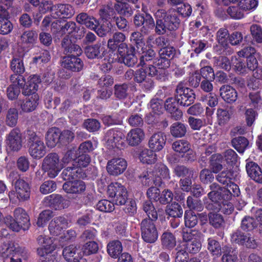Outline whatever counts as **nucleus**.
I'll list each match as a JSON object with an SVG mask.
<instances>
[{"instance_id": "nucleus-1", "label": "nucleus", "mask_w": 262, "mask_h": 262, "mask_svg": "<svg viewBox=\"0 0 262 262\" xmlns=\"http://www.w3.org/2000/svg\"><path fill=\"white\" fill-rule=\"evenodd\" d=\"M62 46L64 48L66 54L72 53L73 56H67L63 58L62 65L68 69L73 71H79L83 67L81 60L77 56L82 53L80 47L75 43H72L71 40L65 38L62 42Z\"/></svg>"}, {"instance_id": "nucleus-2", "label": "nucleus", "mask_w": 262, "mask_h": 262, "mask_svg": "<svg viewBox=\"0 0 262 262\" xmlns=\"http://www.w3.org/2000/svg\"><path fill=\"white\" fill-rule=\"evenodd\" d=\"M139 178L143 185H149L153 183L156 186H160L163 180L170 179L169 171L165 165L157 163L152 170L143 172Z\"/></svg>"}, {"instance_id": "nucleus-3", "label": "nucleus", "mask_w": 262, "mask_h": 262, "mask_svg": "<svg viewBox=\"0 0 262 262\" xmlns=\"http://www.w3.org/2000/svg\"><path fill=\"white\" fill-rule=\"evenodd\" d=\"M155 16L156 19L155 30L159 34H163L167 30H173L179 24V19L174 12L167 14L164 10H158Z\"/></svg>"}, {"instance_id": "nucleus-4", "label": "nucleus", "mask_w": 262, "mask_h": 262, "mask_svg": "<svg viewBox=\"0 0 262 262\" xmlns=\"http://www.w3.org/2000/svg\"><path fill=\"white\" fill-rule=\"evenodd\" d=\"M254 54L255 49L250 47L245 48L238 52L239 57H247V67L241 59H238L236 57L232 58V63L237 72L245 74L247 73L248 70H254L257 68L258 62Z\"/></svg>"}, {"instance_id": "nucleus-5", "label": "nucleus", "mask_w": 262, "mask_h": 262, "mask_svg": "<svg viewBox=\"0 0 262 262\" xmlns=\"http://www.w3.org/2000/svg\"><path fill=\"white\" fill-rule=\"evenodd\" d=\"M211 191L208 195L212 202L208 206V208L214 210H221L223 213L226 214H231L233 211L234 208L232 204L229 202V200H226L223 196L220 195L218 191H216V189H219V185L216 183H213L210 186Z\"/></svg>"}, {"instance_id": "nucleus-6", "label": "nucleus", "mask_w": 262, "mask_h": 262, "mask_svg": "<svg viewBox=\"0 0 262 262\" xmlns=\"http://www.w3.org/2000/svg\"><path fill=\"white\" fill-rule=\"evenodd\" d=\"M152 39L151 36L148 38L147 45H145L142 35L139 32H134L130 37L131 41L135 42L138 51L141 52L143 55L140 57V64L141 66H146L145 61H150L155 56V52L149 46L150 41Z\"/></svg>"}, {"instance_id": "nucleus-7", "label": "nucleus", "mask_w": 262, "mask_h": 262, "mask_svg": "<svg viewBox=\"0 0 262 262\" xmlns=\"http://www.w3.org/2000/svg\"><path fill=\"white\" fill-rule=\"evenodd\" d=\"M14 219L8 215L4 219L5 224L14 231H19L21 228L26 229L29 227L30 220L27 212L22 208H18L14 211Z\"/></svg>"}, {"instance_id": "nucleus-8", "label": "nucleus", "mask_w": 262, "mask_h": 262, "mask_svg": "<svg viewBox=\"0 0 262 262\" xmlns=\"http://www.w3.org/2000/svg\"><path fill=\"white\" fill-rule=\"evenodd\" d=\"M60 23L61 21L59 20H55L51 25V30L54 33H57L59 35L67 34L68 36L65 37L63 39L65 38H68L69 40H71L72 43H74L71 39L72 37L77 39H80L84 36V30L77 31L75 23L69 21L62 27Z\"/></svg>"}, {"instance_id": "nucleus-9", "label": "nucleus", "mask_w": 262, "mask_h": 262, "mask_svg": "<svg viewBox=\"0 0 262 262\" xmlns=\"http://www.w3.org/2000/svg\"><path fill=\"white\" fill-rule=\"evenodd\" d=\"M42 168L50 178H54L63 168V165L58 155L55 153H51L43 159Z\"/></svg>"}, {"instance_id": "nucleus-10", "label": "nucleus", "mask_w": 262, "mask_h": 262, "mask_svg": "<svg viewBox=\"0 0 262 262\" xmlns=\"http://www.w3.org/2000/svg\"><path fill=\"white\" fill-rule=\"evenodd\" d=\"M135 73V79L138 82L145 81L144 86L146 89H149L152 87L153 82L151 78L156 77L157 79H160L161 77L158 75V71L155 66L149 65L141 66Z\"/></svg>"}, {"instance_id": "nucleus-11", "label": "nucleus", "mask_w": 262, "mask_h": 262, "mask_svg": "<svg viewBox=\"0 0 262 262\" xmlns=\"http://www.w3.org/2000/svg\"><path fill=\"white\" fill-rule=\"evenodd\" d=\"M237 155L231 149H227L224 152L223 157L220 154H215L211 156L210 166L214 173H217L222 169V163L225 161L228 164H233L236 162Z\"/></svg>"}, {"instance_id": "nucleus-12", "label": "nucleus", "mask_w": 262, "mask_h": 262, "mask_svg": "<svg viewBox=\"0 0 262 262\" xmlns=\"http://www.w3.org/2000/svg\"><path fill=\"white\" fill-rule=\"evenodd\" d=\"M107 195L114 204L123 205L126 202L128 198L125 187L119 183H112L108 186Z\"/></svg>"}, {"instance_id": "nucleus-13", "label": "nucleus", "mask_w": 262, "mask_h": 262, "mask_svg": "<svg viewBox=\"0 0 262 262\" xmlns=\"http://www.w3.org/2000/svg\"><path fill=\"white\" fill-rule=\"evenodd\" d=\"M38 244L39 245L37 249V253L40 256L48 259L49 262H53L56 259L55 254L51 255L52 252L55 249L51 238L41 235L37 238Z\"/></svg>"}, {"instance_id": "nucleus-14", "label": "nucleus", "mask_w": 262, "mask_h": 262, "mask_svg": "<svg viewBox=\"0 0 262 262\" xmlns=\"http://www.w3.org/2000/svg\"><path fill=\"white\" fill-rule=\"evenodd\" d=\"M0 254L4 258L10 257V262H23L27 257V253L23 249L13 245H3Z\"/></svg>"}, {"instance_id": "nucleus-15", "label": "nucleus", "mask_w": 262, "mask_h": 262, "mask_svg": "<svg viewBox=\"0 0 262 262\" xmlns=\"http://www.w3.org/2000/svg\"><path fill=\"white\" fill-rule=\"evenodd\" d=\"M15 191L9 192V196L12 202H15L17 199L26 200L30 197V187L29 184L22 179L17 180L14 184Z\"/></svg>"}, {"instance_id": "nucleus-16", "label": "nucleus", "mask_w": 262, "mask_h": 262, "mask_svg": "<svg viewBox=\"0 0 262 262\" xmlns=\"http://www.w3.org/2000/svg\"><path fill=\"white\" fill-rule=\"evenodd\" d=\"M141 230L142 237L145 242L152 243L157 239L158 231L153 221L150 219L143 220L141 223Z\"/></svg>"}, {"instance_id": "nucleus-17", "label": "nucleus", "mask_w": 262, "mask_h": 262, "mask_svg": "<svg viewBox=\"0 0 262 262\" xmlns=\"http://www.w3.org/2000/svg\"><path fill=\"white\" fill-rule=\"evenodd\" d=\"M29 154L34 159H40L46 154V147L41 139L35 133L29 135Z\"/></svg>"}, {"instance_id": "nucleus-18", "label": "nucleus", "mask_w": 262, "mask_h": 262, "mask_svg": "<svg viewBox=\"0 0 262 262\" xmlns=\"http://www.w3.org/2000/svg\"><path fill=\"white\" fill-rule=\"evenodd\" d=\"M176 97L177 103L181 105L188 106L192 103L195 99V95L192 90L179 84L176 89Z\"/></svg>"}, {"instance_id": "nucleus-19", "label": "nucleus", "mask_w": 262, "mask_h": 262, "mask_svg": "<svg viewBox=\"0 0 262 262\" xmlns=\"http://www.w3.org/2000/svg\"><path fill=\"white\" fill-rule=\"evenodd\" d=\"M113 15L114 11L113 9L108 7L100 10V15L103 23L101 27L96 31L98 35L101 37L104 36L112 30L113 26L109 19H111V16H113Z\"/></svg>"}, {"instance_id": "nucleus-20", "label": "nucleus", "mask_w": 262, "mask_h": 262, "mask_svg": "<svg viewBox=\"0 0 262 262\" xmlns=\"http://www.w3.org/2000/svg\"><path fill=\"white\" fill-rule=\"evenodd\" d=\"M23 138L20 130L14 128L7 135L6 144L8 149L17 151L22 147Z\"/></svg>"}, {"instance_id": "nucleus-21", "label": "nucleus", "mask_w": 262, "mask_h": 262, "mask_svg": "<svg viewBox=\"0 0 262 262\" xmlns=\"http://www.w3.org/2000/svg\"><path fill=\"white\" fill-rule=\"evenodd\" d=\"M11 84L7 90V95L10 100H14L17 98L20 93V88L23 86L25 82L22 76L13 74L10 78Z\"/></svg>"}, {"instance_id": "nucleus-22", "label": "nucleus", "mask_w": 262, "mask_h": 262, "mask_svg": "<svg viewBox=\"0 0 262 262\" xmlns=\"http://www.w3.org/2000/svg\"><path fill=\"white\" fill-rule=\"evenodd\" d=\"M134 23L137 27L142 26L141 31L144 34L150 32L155 27V22L151 16L146 14L136 15Z\"/></svg>"}, {"instance_id": "nucleus-23", "label": "nucleus", "mask_w": 262, "mask_h": 262, "mask_svg": "<svg viewBox=\"0 0 262 262\" xmlns=\"http://www.w3.org/2000/svg\"><path fill=\"white\" fill-rule=\"evenodd\" d=\"M127 162L122 158H114L108 161L107 172L113 176H118L122 173L126 169Z\"/></svg>"}, {"instance_id": "nucleus-24", "label": "nucleus", "mask_w": 262, "mask_h": 262, "mask_svg": "<svg viewBox=\"0 0 262 262\" xmlns=\"http://www.w3.org/2000/svg\"><path fill=\"white\" fill-rule=\"evenodd\" d=\"M69 223L66 218L59 216L53 219L49 224V230L53 236H58L61 234L64 229L68 228Z\"/></svg>"}, {"instance_id": "nucleus-25", "label": "nucleus", "mask_w": 262, "mask_h": 262, "mask_svg": "<svg viewBox=\"0 0 262 262\" xmlns=\"http://www.w3.org/2000/svg\"><path fill=\"white\" fill-rule=\"evenodd\" d=\"M74 13V10L71 5L59 4L53 7L51 15L52 17L58 20V18H70Z\"/></svg>"}, {"instance_id": "nucleus-26", "label": "nucleus", "mask_w": 262, "mask_h": 262, "mask_svg": "<svg viewBox=\"0 0 262 262\" xmlns=\"http://www.w3.org/2000/svg\"><path fill=\"white\" fill-rule=\"evenodd\" d=\"M231 238L233 242L249 248L254 249L257 247L255 240L249 234L244 235L241 232L237 231L232 234Z\"/></svg>"}, {"instance_id": "nucleus-27", "label": "nucleus", "mask_w": 262, "mask_h": 262, "mask_svg": "<svg viewBox=\"0 0 262 262\" xmlns=\"http://www.w3.org/2000/svg\"><path fill=\"white\" fill-rule=\"evenodd\" d=\"M40 82L41 79L39 76L36 75L30 76L28 78L27 82L23 85V94L28 96L36 94V92Z\"/></svg>"}, {"instance_id": "nucleus-28", "label": "nucleus", "mask_w": 262, "mask_h": 262, "mask_svg": "<svg viewBox=\"0 0 262 262\" xmlns=\"http://www.w3.org/2000/svg\"><path fill=\"white\" fill-rule=\"evenodd\" d=\"M144 131L140 128L130 129L126 136L127 144L131 146H136L140 144L144 139Z\"/></svg>"}, {"instance_id": "nucleus-29", "label": "nucleus", "mask_w": 262, "mask_h": 262, "mask_svg": "<svg viewBox=\"0 0 262 262\" xmlns=\"http://www.w3.org/2000/svg\"><path fill=\"white\" fill-rule=\"evenodd\" d=\"M166 140V136L164 133H156L150 137L148 142L149 147L154 151H159L163 148Z\"/></svg>"}, {"instance_id": "nucleus-30", "label": "nucleus", "mask_w": 262, "mask_h": 262, "mask_svg": "<svg viewBox=\"0 0 262 262\" xmlns=\"http://www.w3.org/2000/svg\"><path fill=\"white\" fill-rule=\"evenodd\" d=\"M120 56L123 58L124 63L128 67L134 66L137 62V57L134 54V50H128L125 45H121L118 49Z\"/></svg>"}, {"instance_id": "nucleus-31", "label": "nucleus", "mask_w": 262, "mask_h": 262, "mask_svg": "<svg viewBox=\"0 0 262 262\" xmlns=\"http://www.w3.org/2000/svg\"><path fill=\"white\" fill-rule=\"evenodd\" d=\"M172 149L180 154H186L189 156V160H194L195 154L190 148V145L188 141L184 140H179L174 142L172 145Z\"/></svg>"}, {"instance_id": "nucleus-32", "label": "nucleus", "mask_w": 262, "mask_h": 262, "mask_svg": "<svg viewBox=\"0 0 262 262\" xmlns=\"http://www.w3.org/2000/svg\"><path fill=\"white\" fill-rule=\"evenodd\" d=\"M63 189L68 193L80 194L85 190V185L81 180L68 181L63 185Z\"/></svg>"}, {"instance_id": "nucleus-33", "label": "nucleus", "mask_w": 262, "mask_h": 262, "mask_svg": "<svg viewBox=\"0 0 262 262\" xmlns=\"http://www.w3.org/2000/svg\"><path fill=\"white\" fill-rule=\"evenodd\" d=\"M123 137L124 135L121 130L112 129L106 133L104 140L106 142L108 146L114 147L119 144V142L122 140Z\"/></svg>"}, {"instance_id": "nucleus-34", "label": "nucleus", "mask_w": 262, "mask_h": 262, "mask_svg": "<svg viewBox=\"0 0 262 262\" xmlns=\"http://www.w3.org/2000/svg\"><path fill=\"white\" fill-rule=\"evenodd\" d=\"M219 189H216V191H218L220 195L223 196L226 200H229L232 195L238 196L240 191L238 186L231 182L226 186L221 187L219 186Z\"/></svg>"}, {"instance_id": "nucleus-35", "label": "nucleus", "mask_w": 262, "mask_h": 262, "mask_svg": "<svg viewBox=\"0 0 262 262\" xmlns=\"http://www.w3.org/2000/svg\"><path fill=\"white\" fill-rule=\"evenodd\" d=\"M9 13L6 8L0 9V33L7 34L13 29V26L8 19Z\"/></svg>"}, {"instance_id": "nucleus-36", "label": "nucleus", "mask_w": 262, "mask_h": 262, "mask_svg": "<svg viewBox=\"0 0 262 262\" xmlns=\"http://www.w3.org/2000/svg\"><path fill=\"white\" fill-rule=\"evenodd\" d=\"M177 104L176 99L172 97L167 98L164 104L165 110L176 120H180L183 115L182 111L177 108Z\"/></svg>"}, {"instance_id": "nucleus-37", "label": "nucleus", "mask_w": 262, "mask_h": 262, "mask_svg": "<svg viewBox=\"0 0 262 262\" xmlns=\"http://www.w3.org/2000/svg\"><path fill=\"white\" fill-rule=\"evenodd\" d=\"M246 170L248 176L255 182L262 183V171L260 167L253 162L246 164Z\"/></svg>"}, {"instance_id": "nucleus-38", "label": "nucleus", "mask_w": 262, "mask_h": 262, "mask_svg": "<svg viewBox=\"0 0 262 262\" xmlns=\"http://www.w3.org/2000/svg\"><path fill=\"white\" fill-rule=\"evenodd\" d=\"M77 22L85 26L86 28L95 30L98 26L99 22L93 16L88 15L85 13L78 14L76 17Z\"/></svg>"}, {"instance_id": "nucleus-39", "label": "nucleus", "mask_w": 262, "mask_h": 262, "mask_svg": "<svg viewBox=\"0 0 262 262\" xmlns=\"http://www.w3.org/2000/svg\"><path fill=\"white\" fill-rule=\"evenodd\" d=\"M220 95L225 101L232 103L236 100L237 93L232 86L228 85H223L220 88Z\"/></svg>"}, {"instance_id": "nucleus-40", "label": "nucleus", "mask_w": 262, "mask_h": 262, "mask_svg": "<svg viewBox=\"0 0 262 262\" xmlns=\"http://www.w3.org/2000/svg\"><path fill=\"white\" fill-rule=\"evenodd\" d=\"M38 100L39 96L38 94H35L26 98L20 104L21 111L26 113L33 111L38 104Z\"/></svg>"}, {"instance_id": "nucleus-41", "label": "nucleus", "mask_w": 262, "mask_h": 262, "mask_svg": "<svg viewBox=\"0 0 262 262\" xmlns=\"http://www.w3.org/2000/svg\"><path fill=\"white\" fill-rule=\"evenodd\" d=\"M61 176L64 180L67 181V182L72 181V180L75 178L82 177L81 169L76 167L75 165L73 167L68 166L63 170Z\"/></svg>"}, {"instance_id": "nucleus-42", "label": "nucleus", "mask_w": 262, "mask_h": 262, "mask_svg": "<svg viewBox=\"0 0 262 262\" xmlns=\"http://www.w3.org/2000/svg\"><path fill=\"white\" fill-rule=\"evenodd\" d=\"M46 139L47 145L53 147L61 140V133L58 128H52L48 131Z\"/></svg>"}, {"instance_id": "nucleus-43", "label": "nucleus", "mask_w": 262, "mask_h": 262, "mask_svg": "<svg viewBox=\"0 0 262 262\" xmlns=\"http://www.w3.org/2000/svg\"><path fill=\"white\" fill-rule=\"evenodd\" d=\"M23 56L24 54L21 55L19 57L14 56L11 62L10 68L11 70L18 76H21V74L25 70L23 59Z\"/></svg>"}, {"instance_id": "nucleus-44", "label": "nucleus", "mask_w": 262, "mask_h": 262, "mask_svg": "<svg viewBox=\"0 0 262 262\" xmlns=\"http://www.w3.org/2000/svg\"><path fill=\"white\" fill-rule=\"evenodd\" d=\"M258 210L255 211L254 214V218L251 217L249 216L245 217L242 221L241 228L243 230L246 231H250L252 230L255 227H257L258 225L259 227H262V225H260L259 221H258L256 216V213Z\"/></svg>"}, {"instance_id": "nucleus-45", "label": "nucleus", "mask_w": 262, "mask_h": 262, "mask_svg": "<svg viewBox=\"0 0 262 262\" xmlns=\"http://www.w3.org/2000/svg\"><path fill=\"white\" fill-rule=\"evenodd\" d=\"M139 159L143 163L148 164L154 163L157 160V155L152 149H144L139 156Z\"/></svg>"}, {"instance_id": "nucleus-46", "label": "nucleus", "mask_w": 262, "mask_h": 262, "mask_svg": "<svg viewBox=\"0 0 262 262\" xmlns=\"http://www.w3.org/2000/svg\"><path fill=\"white\" fill-rule=\"evenodd\" d=\"M107 252L113 258H116L122 251V247L120 242L114 241L107 245Z\"/></svg>"}, {"instance_id": "nucleus-47", "label": "nucleus", "mask_w": 262, "mask_h": 262, "mask_svg": "<svg viewBox=\"0 0 262 262\" xmlns=\"http://www.w3.org/2000/svg\"><path fill=\"white\" fill-rule=\"evenodd\" d=\"M18 119V112L15 107L10 108L6 114V123L10 127L15 126L17 123Z\"/></svg>"}, {"instance_id": "nucleus-48", "label": "nucleus", "mask_w": 262, "mask_h": 262, "mask_svg": "<svg viewBox=\"0 0 262 262\" xmlns=\"http://www.w3.org/2000/svg\"><path fill=\"white\" fill-rule=\"evenodd\" d=\"M104 52V48L100 43L89 46L85 48V53L89 58L98 57L101 52Z\"/></svg>"}, {"instance_id": "nucleus-49", "label": "nucleus", "mask_w": 262, "mask_h": 262, "mask_svg": "<svg viewBox=\"0 0 262 262\" xmlns=\"http://www.w3.org/2000/svg\"><path fill=\"white\" fill-rule=\"evenodd\" d=\"M149 110L150 111L149 115L152 117L162 113L163 108L162 101L157 98L152 99L150 101Z\"/></svg>"}, {"instance_id": "nucleus-50", "label": "nucleus", "mask_w": 262, "mask_h": 262, "mask_svg": "<svg viewBox=\"0 0 262 262\" xmlns=\"http://www.w3.org/2000/svg\"><path fill=\"white\" fill-rule=\"evenodd\" d=\"M76 155H77V154L75 148L68 150L60 161L61 163L63 165V168L68 164L69 166H75V160Z\"/></svg>"}, {"instance_id": "nucleus-51", "label": "nucleus", "mask_w": 262, "mask_h": 262, "mask_svg": "<svg viewBox=\"0 0 262 262\" xmlns=\"http://www.w3.org/2000/svg\"><path fill=\"white\" fill-rule=\"evenodd\" d=\"M253 71V76L256 79L249 80L247 85L249 88L255 90L259 87V82L258 80L262 79V68L257 67Z\"/></svg>"}, {"instance_id": "nucleus-52", "label": "nucleus", "mask_w": 262, "mask_h": 262, "mask_svg": "<svg viewBox=\"0 0 262 262\" xmlns=\"http://www.w3.org/2000/svg\"><path fill=\"white\" fill-rule=\"evenodd\" d=\"M232 146L239 153H243L248 145V141L243 137L235 138L232 140Z\"/></svg>"}, {"instance_id": "nucleus-53", "label": "nucleus", "mask_w": 262, "mask_h": 262, "mask_svg": "<svg viewBox=\"0 0 262 262\" xmlns=\"http://www.w3.org/2000/svg\"><path fill=\"white\" fill-rule=\"evenodd\" d=\"M170 133L172 136L180 138L184 136L186 133L185 125L181 123L176 122L171 126Z\"/></svg>"}, {"instance_id": "nucleus-54", "label": "nucleus", "mask_w": 262, "mask_h": 262, "mask_svg": "<svg viewBox=\"0 0 262 262\" xmlns=\"http://www.w3.org/2000/svg\"><path fill=\"white\" fill-rule=\"evenodd\" d=\"M258 5L256 0H241L238 3V7L243 12L252 11L255 9Z\"/></svg>"}, {"instance_id": "nucleus-55", "label": "nucleus", "mask_w": 262, "mask_h": 262, "mask_svg": "<svg viewBox=\"0 0 262 262\" xmlns=\"http://www.w3.org/2000/svg\"><path fill=\"white\" fill-rule=\"evenodd\" d=\"M208 250L213 256H219L221 255L222 249L220 243L212 238L208 239Z\"/></svg>"}, {"instance_id": "nucleus-56", "label": "nucleus", "mask_w": 262, "mask_h": 262, "mask_svg": "<svg viewBox=\"0 0 262 262\" xmlns=\"http://www.w3.org/2000/svg\"><path fill=\"white\" fill-rule=\"evenodd\" d=\"M166 213L173 217H181L183 214V209L178 203H172L167 206Z\"/></svg>"}, {"instance_id": "nucleus-57", "label": "nucleus", "mask_w": 262, "mask_h": 262, "mask_svg": "<svg viewBox=\"0 0 262 262\" xmlns=\"http://www.w3.org/2000/svg\"><path fill=\"white\" fill-rule=\"evenodd\" d=\"M162 243L167 249L173 248L176 244V241L173 234L170 232H165L162 235Z\"/></svg>"}, {"instance_id": "nucleus-58", "label": "nucleus", "mask_w": 262, "mask_h": 262, "mask_svg": "<svg viewBox=\"0 0 262 262\" xmlns=\"http://www.w3.org/2000/svg\"><path fill=\"white\" fill-rule=\"evenodd\" d=\"M114 203L107 200L99 201L96 205V209L102 212H111L115 209Z\"/></svg>"}, {"instance_id": "nucleus-59", "label": "nucleus", "mask_w": 262, "mask_h": 262, "mask_svg": "<svg viewBox=\"0 0 262 262\" xmlns=\"http://www.w3.org/2000/svg\"><path fill=\"white\" fill-rule=\"evenodd\" d=\"M37 38V34L33 31L25 32L21 36V41L23 43L29 46L33 45Z\"/></svg>"}, {"instance_id": "nucleus-60", "label": "nucleus", "mask_w": 262, "mask_h": 262, "mask_svg": "<svg viewBox=\"0 0 262 262\" xmlns=\"http://www.w3.org/2000/svg\"><path fill=\"white\" fill-rule=\"evenodd\" d=\"M185 224L188 228L194 227L198 223V216L192 210H187L184 215Z\"/></svg>"}, {"instance_id": "nucleus-61", "label": "nucleus", "mask_w": 262, "mask_h": 262, "mask_svg": "<svg viewBox=\"0 0 262 262\" xmlns=\"http://www.w3.org/2000/svg\"><path fill=\"white\" fill-rule=\"evenodd\" d=\"M223 262H235L237 259V253L235 250H231L229 247L223 248Z\"/></svg>"}, {"instance_id": "nucleus-62", "label": "nucleus", "mask_w": 262, "mask_h": 262, "mask_svg": "<svg viewBox=\"0 0 262 262\" xmlns=\"http://www.w3.org/2000/svg\"><path fill=\"white\" fill-rule=\"evenodd\" d=\"M143 210L148 216V219H150L151 221L157 219V212L150 201H147L144 202L143 205Z\"/></svg>"}, {"instance_id": "nucleus-63", "label": "nucleus", "mask_w": 262, "mask_h": 262, "mask_svg": "<svg viewBox=\"0 0 262 262\" xmlns=\"http://www.w3.org/2000/svg\"><path fill=\"white\" fill-rule=\"evenodd\" d=\"M201 238L192 241L188 243H184L182 247L186 249V251L189 253H195L198 252L201 247Z\"/></svg>"}, {"instance_id": "nucleus-64", "label": "nucleus", "mask_w": 262, "mask_h": 262, "mask_svg": "<svg viewBox=\"0 0 262 262\" xmlns=\"http://www.w3.org/2000/svg\"><path fill=\"white\" fill-rule=\"evenodd\" d=\"M53 214L52 211L46 210L42 211L39 215L37 225L39 227H43L53 217Z\"/></svg>"}]
</instances>
